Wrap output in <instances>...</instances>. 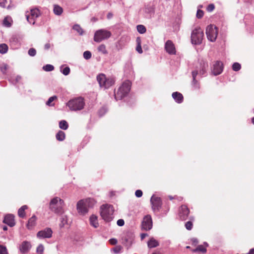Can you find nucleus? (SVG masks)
Listing matches in <instances>:
<instances>
[{"label":"nucleus","mask_w":254,"mask_h":254,"mask_svg":"<svg viewBox=\"0 0 254 254\" xmlns=\"http://www.w3.org/2000/svg\"><path fill=\"white\" fill-rule=\"evenodd\" d=\"M95 203L96 201L95 199L91 198L79 200L76 204V209L78 213L81 215H85L88 213L89 209L92 208Z\"/></svg>","instance_id":"1"},{"label":"nucleus","mask_w":254,"mask_h":254,"mask_svg":"<svg viewBox=\"0 0 254 254\" xmlns=\"http://www.w3.org/2000/svg\"><path fill=\"white\" fill-rule=\"evenodd\" d=\"M64 203L63 199L58 197L53 198L49 204L50 209L57 214L61 215L64 212Z\"/></svg>","instance_id":"2"},{"label":"nucleus","mask_w":254,"mask_h":254,"mask_svg":"<svg viewBox=\"0 0 254 254\" xmlns=\"http://www.w3.org/2000/svg\"><path fill=\"white\" fill-rule=\"evenodd\" d=\"M114 209L112 205L106 204L100 207V215L106 222H110L113 219Z\"/></svg>","instance_id":"3"},{"label":"nucleus","mask_w":254,"mask_h":254,"mask_svg":"<svg viewBox=\"0 0 254 254\" xmlns=\"http://www.w3.org/2000/svg\"><path fill=\"white\" fill-rule=\"evenodd\" d=\"M66 105L71 111H77L84 108L85 102L83 98L78 97L70 100Z\"/></svg>","instance_id":"4"},{"label":"nucleus","mask_w":254,"mask_h":254,"mask_svg":"<svg viewBox=\"0 0 254 254\" xmlns=\"http://www.w3.org/2000/svg\"><path fill=\"white\" fill-rule=\"evenodd\" d=\"M131 83L129 81L124 82L119 87L118 91L115 94L116 100H121L125 97L129 92Z\"/></svg>","instance_id":"5"},{"label":"nucleus","mask_w":254,"mask_h":254,"mask_svg":"<svg viewBox=\"0 0 254 254\" xmlns=\"http://www.w3.org/2000/svg\"><path fill=\"white\" fill-rule=\"evenodd\" d=\"M97 80L100 86L104 89H107L112 86L115 80L113 78L107 77L104 74H100L97 76Z\"/></svg>","instance_id":"6"},{"label":"nucleus","mask_w":254,"mask_h":254,"mask_svg":"<svg viewBox=\"0 0 254 254\" xmlns=\"http://www.w3.org/2000/svg\"><path fill=\"white\" fill-rule=\"evenodd\" d=\"M204 34L200 27L195 28L191 32V41L193 45L200 44L202 41Z\"/></svg>","instance_id":"7"},{"label":"nucleus","mask_w":254,"mask_h":254,"mask_svg":"<svg viewBox=\"0 0 254 254\" xmlns=\"http://www.w3.org/2000/svg\"><path fill=\"white\" fill-rule=\"evenodd\" d=\"M41 13L37 8H33L30 11H26L25 16L27 21L32 24H34L36 19L40 15Z\"/></svg>","instance_id":"8"},{"label":"nucleus","mask_w":254,"mask_h":254,"mask_svg":"<svg viewBox=\"0 0 254 254\" xmlns=\"http://www.w3.org/2000/svg\"><path fill=\"white\" fill-rule=\"evenodd\" d=\"M206 34L210 42L215 41L218 35V28L215 25L210 24L206 28Z\"/></svg>","instance_id":"9"},{"label":"nucleus","mask_w":254,"mask_h":254,"mask_svg":"<svg viewBox=\"0 0 254 254\" xmlns=\"http://www.w3.org/2000/svg\"><path fill=\"white\" fill-rule=\"evenodd\" d=\"M111 33L105 29H100L96 31L94 34V40L96 42H100L110 37Z\"/></svg>","instance_id":"10"},{"label":"nucleus","mask_w":254,"mask_h":254,"mask_svg":"<svg viewBox=\"0 0 254 254\" xmlns=\"http://www.w3.org/2000/svg\"><path fill=\"white\" fill-rule=\"evenodd\" d=\"M134 239V235L131 232H127L124 234L122 237L123 243L127 247L129 248L132 245Z\"/></svg>","instance_id":"11"},{"label":"nucleus","mask_w":254,"mask_h":254,"mask_svg":"<svg viewBox=\"0 0 254 254\" xmlns=\"http://www.w3.org/2000/svg\"><path fill=\"white\" fill-rule=\"evenodd\" d=\"M52 230L50 228H46L37 233V237L40 239L50 238L52 237Z\"/></svg>","instance_id":"12"},{"label":"nucleus","mask_w":254,"mask_h":254,"mask_svg":"<svg viewBox=\"0 0 254 254\" xmlns=\"http://www.w3.org/2000/svg\"><path fill=\"white\" fill-rule=\"evenodd\" d=\"M223 69L222 63L220 61H216L213 65L212 72L214 75H217L222 72Z\"/></svg>","instance_id":"13"},{"label":"nucleus","mask_w":254,"mask_h":254,"mask_svg":"<svg viewBox=\"0 0 254 254\" xmlns=\"http://www.w3.org/2000/svg\"><path fill=\"white\" fill-rule=\"evenodd\" d=\"M152 222L150 216H145L142 222V228L145 230H149L152 228Z\"/></svg>","instance_id":"14"},{"label":"nucleus","mask_w":254,"mask_h":254,"mask_svg":"<svg viewBox=\"0 0 254 254\" xmlns=\"http://www.w3.org/2000/svg\"><path fill=\"white\" fill-rule=\"evenodd\" d=\"M150 201L154 211L158 210L161 206V201L160 197L153 195L151 198Z\"/></svg>","instance_id":"15"},{"label":"nucleus","mask_w":254,"mask_h":254,"mask_svg":"<svg viewBox=\"0 0 254 254\" xmlns=\"http://www.w3.org/2000/svg\"><path fill=\"white\" fill-rule=\"evenodd\" d=\"M165 49L167 53L170 55H175L176 53L175 46L171 40H168L165 43Z\"/></svg>","instance_id":"16"},{"label":"nucleus","mask_w":254,"mask_h":254,"mask_svg":"<svg viewBox=\"0 0 254 254\" xmlns=\"http://www.w3.org/2000/svg\"><path fill=\"white\" fill-rule=\"evenodd\" d=\"M31 245L29 242L25 241H23L19 246V250L22 253H27L31 249Z\"/></svg>","instance_id":"17"},{"label":"nucleus","mask_w":254,"mask_h":254,"mask_svg":"<svg viewBox=\"0 0 254 254\" xmlns=\"http://www.w3.org/2000/svg\"><path fill=\"white\" fill-rule=\"evenodd\" d=\"M190 211L186 205H182L180 210V216L183 220H185L189 214Z\"/></svg>","instance_id":"18"},{"label":"nucleus","mask_w":254,"mask_h":254,"mask_svg":"<svg viewBox=\"0 0 254 254\" xmlns=\"http://www.w3.org/2000/svg\"><path fill=\"white\" fill-rule=\"evenodd\" d=\"M3 223L7 224L10 227H12L15 225L14 216L12 214L6 215L3 221Z\"/></svg>","instance_id":"19"},{"label":"nucleus","mask_w":254,"mask_h":254,"mask_svg":"<svg viewBox=\"0 0 254 254\" xmlns=\"http://www.w3.org/2000/svg\"><path fill=\"white\" fill-rule=\"evenodd\" d=\"M37 217L35 215H33L28 221L26 227L28 229H32L36 225Z\"/></svg>","instance_id":"20"},{"label":"nucleus","mask_w":254,"mask_h":254,"mask_svg":"<svg viewBox=\"0 0 254 254\" xmlns=\"http://www.w3.org/2000/svg\"><path fill=\"white\" fill-rule=\"evenodd\" d=\"M11 45L15 47H19L21 45L19 38L16 36H13L9 40Z\"/></svg>","instance_id":"21"},{"label":"nucleus","mask_w":254,"mask_h":254,"mask_svg":"<svg viewBox=\"0 0 254 254\" xmlns=\"http://www.w3.org/2000/svg\"><path fill=\"white\" fill-rule=\"evenodd\" d=\"M172 97L178 103H181L183 101V95L181 93L178 92L173 93Z\"/></svg>","instance_id":"22"},{"label":"nucleus","mask_w":254,"mask_h":254,"mask_svg":"<svg viewBox=\"0 0 254 254\" xmlns=\"http://www.w3.org/2000/svg\"><path fill=\"white\" fill-rule=\"evenodd\" d=\"M208 246L206 242H204L203 245H199L195 249L193 250V252H200L202 253L206 252V248Z\"/></svg>","instance_id":"23"},{"label":"nucleus","mask_w":254,"mask_h":254,"mask_svg":"<svg viewBox=\"0 0 254 254\" xmlns=\"http://www.w3.org/2000/svg\"><path fill=\"white\" fill-rule=\"evenodd\" d=\"M90 224L94 228H97L99 226L97 217L94 215H92L90 217Z\"/></svg>","instance_id":"24"},{"label":"nucleus","mask_w":254,"mask_h":254,"mask_svg":"<svg viewBox=\"0 0 254 254\" xmlns=\"http://www.w3.org/2000/svg\"><path fill=\"white\" fill-rule=\"evenodd\" d=\"M13 20L12 18L9 16H6L3 19L2 24L6 27H10L12 24Z\"/></svg>","instance_id":"25"},{"label":"nucleus","mask_w":254,"mask_h":254,"mask_svg":"<svg viewBox=\"0 0 254 254\" xmlns=\"http://www.w3.org/2000/svg\"><path fill=\"white\" fill-rule=\"evenodd\" d=\"M53 11L55 14L61 15L63 12V9L59 5L55 4L54 5Z\"/></svg>","instance_id":"26"},{"label":"nucleus","mask_w":254,"mask_h":254,"mask_svg":"<svg viewBox=\"0 0 254 254\" xmlns=\"http://www.w3.org/2000/svg\"><path fill=\"white\" fill-rule=\"evenodd\" d=\"M28 208L26 205H23L21 207L18 211V214L20 217L24 218L25 216V210Z\"/></svg>","instance_id":"27"},{"label":"nucleus","mask_w":254,"mask_h":254,"mask_svg":"<svg viewBox=\"0 0 254 254\" xmlns=\"http://www.w3.org/2000/svg\"><path fill=\"white\" fill-rule=\"evenodd\" d=\"M158 241L154 238L150 239V240L148 242V247L149 248H155L158 246Z\"/></svg>","instance_id":"28"},{"label":"nucleus","mask_w":254,"mask_h":254,"mask_svg":"<svg viewBox=\"0 0 254 254\" xmlns=\"http://www.w3.org/2000/svg\"><path fill=\"white\" fill-rule=\"evenodd\" d=\"M68 219L66 215H62L60 219V226L62 228L67 224Z\"/></svg>","instance_id":"29"},{"label":"nucleus","mask_w":254,"mask_h":254,"mask_svg":"<svg viewBox=\"0 0 254 254\" xmlns=\"http://www.w3.org/2000/svg\"><path fill=\"white\" fill-rule=\"evenodd\" d=\"M56 138L59 141H63L65 138V133L64 131L60 130L56 135Z\"/></svg>","instance_id":"30"},{"label":"nucleus","mask_w":254,"mask_h":254,"mask_svg":"<svg viewBox=\"0 0 254 254\" xmlns=\"http://www.w3.org/2000/svg\"><path fill=\"white\" fill-rule=\"evenodd\" d=\"M8 46L5 44H0V53L1 54H4L7 52Z\"/></svg>","instance_id":"31"},{"label":"nucleus","mask_w":254,"mask_h":254,"mask_svg":"<svg viewBox=\"0 0 254 254\" xmlns=\"http://www.w3.org/2000/svg\"><path fill=\"white\" fill-rule=\"evenodd\" d=\"M68 127L67 123L64 120L61 121L59 123V127L62 129L65 130L68 128Z\"/></svg>","instance_id":"32"},{"label":"nucleus","mask_w":254,"mask_h":254,"mask_svg":"<svg viewBox=\"0 0 254 254\" xmlns=\"http://www.w3.org/2000/svg\"><path fill=\"white\" fill-rule=\"evenodd\" d=\"M136 28L137 31L140 34H144L146 31L145 27L143 25H138Z\"/></svg>","instance_id":"33"},{"label":"nucleus","mask_w":254,"mask_h":254,"mask_svg":"<svg viewBox=\"0 0 254 254\" xmlns=\"http://www.w3.org/2000/svg\"><path fill=\"white\" fill-rule=\"evenodd\" d=\"M98 50L99 52H101L103 54H107V51L105 45H100L98 48Z\"/></svg>","instance_id":"34"},{"label":"nucleus","mask_w":254,"mask_h":254,"mask_svg":"<svg viewBox=\"0 0 254 254\" xmlns=\"http://www.w3.org/2000/svg\"><path fill=\"white\" fill-rule=\"evenodd\" d=\"M8 69V65L5 64H2L0 65V71L3 73L5 74Z\"/></svg>","instance_id":"35"},{"label":"nucleus","mask_w":254,"mask_h":254,"mask_svg":"<svg viewBox=\"0 0 254 254\" xmlns=\"http://www.w3.org/2000/svg\"><path fill=\"white\" fill-rule=\"evenodd\" d=\"M198 74L197 71H193L192 72V75L193 77V84L195 86L196 88H197V81L195 79L196 75Z\"/></svg>","instance_id":"36"},{"label":"nucleus","mask_w":254,"mask_h":254,"mask_svg":"<svg viewBox=\"0 0 254 254\" xmlns=\"http://www.w3.org/2000/svg\"><path fill=\"white\" fill-rule=\"evenodd\" d=\"M43 69L46 71H51L54 70V67L51 64H48L44 66Z\"/></svg>","instance_id":"37"},{"label":"nucleus","mask_w":254,"mask_h":254,"mask_svg":"<svg viewBox=\"0 0 254 254\" xmlns=\"http://www.w3.org/2000/svg\"><path fill=\"white\" fill-rule=\"evenodd\" d=\"M73 29L77 31L80 35H82L83 33L82 29L80 27L79 25H75L73 27Z\"/></svg>","instance_id":"38"},{"label":"nucleus","mask_w":254,"mask_h":254,"mask_svg":"<svg viewBox=\"0 0 254 254\" xmlns=\"http://www.w3.org/2000/svg\"><path fill=\"white\" fill-rule=\"evenodd\" d=\"M44 250V247L42 244H40L37 248L36 252L38 254H43Z\"/></svg>","instance_id":"39"},{"label":"nucleus","mask_w":254,"mask_h":254,"mask_svg":"<svg viewBox=\"0 0 254 254\" xmlns=\"http://www.w3.org/2000/svg\"><path fill=\"white\" fill-rule=\"evenodd\" d=\"M57 98L56 96H54L49 98L47 102H46V105L49 106H53L54 104H52V102H53L55 99Z\"/></svg>","instance_id":"40"},{"label":"nucleus","mask_w":254,"mask_h":254,"mask_svg":"<svg viewBox=\"0 0 254 254\" xmlns=\"http://www.w3.org/2000/svg\"><path fill=\"white\" fill-rule=\"evenodd\" d=\"M241 64L238 63H235L232 65L233 70L236 71H239L241 69Z\"/></svg>","instance_id":"41"},{"label":"nucleus","mask_w":254,"mask_h":254,"mask_svg":"<svg viewBox=\"0 0 254 254\" xmlns=\"http://www.w3.org/2000/svg\"><path fill=\"white\" fill-rule=\"evenodd\" d=\"M83 57L85 60H89L91 58V53L89 51H86L83 53Z\"/></svg>","instance_id":"42"},{"label":"nucleus","mask_w":254,"mask_h":254,"mask_svg":"<svg viewBox=\"0 0 254 254\" xmlns=\"http://www.w3.org/2000/svg\"><path fill=\"white\" fill-rule=\"evenodd\" d=\"M61 72L64 75H67L70 72V68L67 66L65 67L62 70L61 69Z\"/></svg>","instance_id":"43"},{"label":"nucleus","mask_w":254,"mask_h":254,"mask_svg":"<svg viewBox=\"0 0 254 254\" xmlns=\"http://www.w3.org/2000/svg\"><path fill=\"white\" fill-rule=\"evenodd\" d=\"M0 254H7V249L5 247L0 245Z\"/></svg>","instance_id":"44"},{"label":"nucleus","mask_w":254,"mask_h":254,"mask_svg":"<svg viewBox=\"0 0 254 254\" xmlns=\"http://www.w3.org/2000/svg\"><path fill=\"white\" fill-rule=\"evenodd\" d=\"M204 14V12L202 10H200V9H198L197 12H196V17L198 18H201L203 17Z\"/></svg>","instance_id":"45"},{"label":"nucleus","mask_w":254,"mask_h":254,"mask_svg":"<svg viewBox=\"0 0 254 254\" xmlns=\"http://www.w3.org/2000/svg\"><path fill=\"white\" fill-rule=\"evenodd\" d=\"M215 8V6L212 3H211V4H209L207 7H206V10L208 11V12H212Z\"/></svg>","instance_id":"46"},{"label":"nucleus","mask_w":254,"mask_h":254,"mask_svg":"<svg viewBox=\"0 0 254 254\" xmlns=\"http://www.w3.org/2000/svg\"><path fill=\"white\" fill-rule=\"evenodd\" d=\"M36 54V51L34 48H30L28 51V54L29 56L33 57L35 56Z\"/></svg>","instance_id":"47"},{"label":"nucleus","mask_w":254,"mask_h":254,"mask_svg":"<svg viewBox=\"0 0 254 254\" xmlns=\"http://www.w3.org/2000/svg\"><path fill=\"white\" fill-rule=\"evenodd\" d=\"M185 226L187 229L190 230L192 227V224L190 221H188L186 223Z\"/></svg>","instance_id":"48"},{"label":"nucleus","mask_w":254,"mask_h":254,"mask_svg":"<svg viewBox=\"0 0 254 254\" xmlns=\"http://www.w3.org/2000/svg\"><path fill=\"white\" fill-rule=\"evenodd\" d=\"M7 1L6 0H0V6L5 7Z\"/></svg>","instance_id":"49"},{"label":"nucleus","mask_w":254,"mask_h":254,"mask_svg":"<svg viewBox=\"0 0 254 254\" xmlns=\"http://www.w3.org/2000/svg\"><path fill=\"white\" fill-rule=\"evenodd\" d=\"M135 196L137 197H140L142 195V192L141 190H138L135 192Z\"/></svg>","instance_id":"50"},{"label":"nucleus","mask_w":254,"mask_h":254,"mask_svg":"<svg viewBox=\"0 0 254 254\" xmlns=\"http://www.w3.org/2000/svg\"><path fill=\"white\" fill-rule=\"evenodd\" d=\"M136 50L138 53L142 54L143 51L141 48V45H137Z\"/></svg>","instance_id":"51"},{"label":"nucleus","mask_w":254,"mask_h":254,"mask_svg":"<svg viewBox=\"0 0 254 254\" xmlns=\"http://www.w3.org/2000/svg\"><path fill=\"white\" fill-rule=\"evenodd\" d=\"M117 224L119 226H122L125 224L124 220L123 219H119L117 221Z\"/></svg>","instance_id":"52"},{"label":"nucleus","mask_w":254,"mask_h":254,"mask_svg":"<svg viewBox=\"0 0 254 254\" xmlns=\"http://www.w3.org/2000/svg\"><path fill=\"white\" fill-rule=\"evenodd\" d=\"M107 111V109L106 108L104 107L101 109L99 111V114L100 116H102Z\"/></svg>","instance_id":"53"},{"label":"nucleus","mask_w":254,"mask_h":254,"mask_svg":"<svg viewBox=\"0 0 254 254\" xmlns=\"http://www.w3.org/2000/svg\"><path fill=\"white\" fill-rule=\"evenodd\" d=\"M121 250V247H117L116 248H114L113 250L114 252L115 253H119L120 252Z\"/></svg>","instance_id":"54"},{"label":"nucleus","mask_w":254,"mask_h":254,"mask_svg":"<svg viewBox=\"0 0 254 254\" xmlns=\"http://www.w3.org/2000/svg\"><path fill=\"white\" fill-rule=\"evenodd\" d=\"M109 242H110V243L111 244V245H115L117 244V240L116 239H111L110 240H109Z\"/></svg>","instance_id":"55"},{"label":"nucleus","mask_w":254,"mask_h":254,"mask_svg":"<svg viewBox=\"0 0 254 254\" xmlns=\"http://www.w3.org/2000/svg\"><path fill=\"white\" fill-rule=\"evenodd\" d=\"M206 72V69L205 67H203L202 69L199 71V74L201 75H203L205 74Z\"/></svg>","instance_id":"56"},{"label":"nucleus","mask_w":254,"mask_h":254,"mask_svg":"<svg viewBox=\"0 0 254 254\" xmlns=\"http://www.w3.org/2000/svg\"><path fill=\"white\" fill-rule=\"evenodd\" d=\"M136 42L137 45H141V40L140 37H137L136 39Z\"/></svg>","instance_id":"57"},{"label":"nucleus","mask_w":254,"mask_h":254,"mask_svg":"<svg viewBox=\"0 0 254 254\" xmlns=\"http://www.w3.org/2000/svg\"><path fill=\"white\" fill-rule=\"evenodd\" d=\"M21 79V77L19 75H17L15 77V83L18 82Z\"/></svg>","instance_id":"58"},{"label":"nucleus","mask_w":254,"mask_h":254,"mask_svg":"<svg viewBox=\"0 0 254 254\" xmlns=\"http://www.w3.org/2000/svg\"><path fill=\"white\" fill-rule=\"evenodd\" d=\"M191 242H192V243L195 244H197V243H198V241L197 239L196 238H192V239H191Z\"/></svg>","instance_id":"59"},{"label":"nucleus","mask_w":254,"mask_h":254,"mask_svg":"<svg viewBox=\"0 0 254 254\" xmlns=\"http://www.w3.org/2000/svg\"><path fill=\"white\" fill-rule=\"evenodd\" d=\"M50 48V44L49 43H47L44 46V48L45 50H48Z\"/></svg>","instance_id":"60"},{"label":"nucleus","mask_w":254,"mask_h":254,"mask_svg":"<svg viewBox=\"0 0 254 254\" xmlns=\"http://www.w3.org/2000/svg\"><path fill=\"white\" fill-rule=\"evenodd\" d=\"M147 236V234L146 233L141 234V236H140L141 240L144 239Z\"/></svg>","instance_id":"61"},{"label":"nucleus","mask_w":254,"mask_h":254,"mask_svg":"<svg viewBox=\"0 0 254 254\" xmlns=\"http://www.w3.org/2000/svg\"><path fill=\"white\" fill-rule=\"evenodd\" d=\"M113 16V14L111 13H109L108 14H107V18L108 19H110L111 18H112Z\"/></svg>","instance_id":"62"},{"label":"nucleus","mask_w":254,"mask_h":254,"mask_svg":"<svg viewBox=\"0 0 254 254\" xmlns=\"http://www.w3.org/2000/svg\"><path fill=\"white\" fill-rule=\"evenodd\" d=\"M249 254H254V249H251Z\"/></svg>","instance_id":"63"},{"label":"nucleus","mask_w":254,"mask_h":254,"mask_svg":"<svg viewBox=\"0 0 254 254\" xmlns=\"http://www.w3.org/2000/svg\"><path fill=\"white\" fill-rule=\"evenodd\" d=\"M2 229H3V230L4 231H6V230H7V227H6V226H4L2 227Z\"/></svg>","instance_id":"64"}]
</instances>
